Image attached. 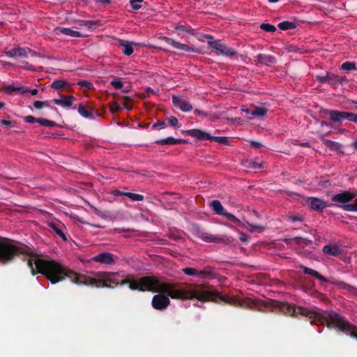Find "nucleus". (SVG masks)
<instances>
[{
  "mask_svg": "<svg viewBox=\"0 0 357 357\" xmlns=\"http://www.w3.org/2000/svg\"><path fill=\"white\" fill-rule=\"evenodd\" d=\"M253 167H254V168H257V167H259H259H260V165H259V166H258V165L255 164V165H253Z\"/></svg>",
  "mask_w": 357,
  "mask_h": 357,
  "instance_id": "nucleus-63",
  "label": "nucleus"
},
{
  "mask_svg": "<svg viewBox=\"0 0 357 357\" xmlns=\"http://www.w3.org/2000/svg\"><path fill=\"white\" fill-rule=\"evenodd\" d=\"M172 103L174 107L184 112H188L192 109V104L189 99L185 97L173 96Z\"/></svg>",
  "mask_w": 357,
  "mask_h": 357,
  "instance_id": "nucleus-5",
  "label": "nucleus"
},
{
  "mask_svg": "<svg viewBox=\"0 0 357 357\" xmlns=\"http://www.w3.org/2000/svg\"><path fill=\"white\" fill-rule=\"evenodd\" d=\"M84 24L85 25H93V24H95V22H92V21H86L84 22Z\"/></svg>",
  "mask_w": 357,
  "mask_h": 357,
  "instance_id": "nucleus-55",
  "label": "nucleus"
},
{
  "mask_svg": "<svg viewBox=\"0 0 357 357\" xmlns=\"http://www.w3.org/2000/svg\"><path fill=\"white\" fill-rule=\"evenodd\" d=\"M132 42L123 41L120 43V45L122 47V52L127 56H130L133 53Z\"/></svg>",
  "mask_w": 357,
  "mask_h": 357,
  "instance_id": "nucleus-21",
  "label": "nucleus"
},
{
  "mask_svg": "<svg viewBox=\"0 0 357 357\" xmlns=\"http://www.w3.org/2000/svg\"><path fill=\"white\" fill-rule=\"evenodd\" d=\"M98 2L102 3H109L112 0H96Z\"/></svg>",
  "mask_w": 357,
  "mask_h": 357,
  "instance_id": "nucleus-54",
  "label": "nucleus"
},
{
  "mask_svg": "<svg viewBox=\"0 0 357 357\" xmlns=\"http://www.w3.org/2000/svg\"><path fill=\"white\" fill-rule=\"evenodd\" d=\"M153 127L163 128L165 127V122H163V121L158 122V123L154 124Z\"/></svg>",
  "mask_w": 357,
  "mask_h": 357,
  "instance_id": "nucleus-50",
  "label": "nucleus"
},
{
  "mask_svg": "<svg viewBox=\"0 0 357 357\" xmlns=\"http://www.w3.org/2000/svg\"><path fill=\"white\" fill-rule=\"evenodd\" d=\"M27 91H28V90L26 89V90H25V91H22V93H26V92H27Z\"/></svg>",
  "mask_w": 357,
  "mask_h": 357,
  "instance_id": "nucleus-64",
  "label": "nucleus"
},
{
  "mask_svg": "<svg viewBox=\"0 0 357 357\" xmlns=\"http://www.w3.org/2000/svg\"><path fill=\"white\" fill-rule=\"evenodd\" d=\"M168 123L172 126H176L178 124V120L174 116H170L168 118Z\"/></svg>",
  "mask_w": 357,
  "mask_h": 357,
  "instance_id": "nucleus-44",
  "label": "nucleus"
},
{
  "mask_svg": "<svg viewBox=\"0 0 357 357\" xmlns=\"http://www.w3.org/2000/svg\"><path fill=\"white\" fill-rule=\"evenodd\" d=\"M201 238L206 242H212L216 243H227L231 241V237L227 236H216L208 233H203Z\"/></svg>",
  "mask_w": 357,
  "mask_h": 357,
  "instance_id": "nucleus-8",
  "label": "nucleus"
},
{
  "mask_svg": "<svg viewBox=\"0 0 357 357\" xmlns=\"http://www.w3.org/2000/svg\"><path fill=\"white\" fill-rule=\"evenodd\" d=\"M250 144L251 146L253 147V148H255V149H259L261 146V144L258 142H255V141H250Z\"/></svg>",
  "mask_w": 357,
  "mask_h": 357,
  "instance_id": "nucleus-49",
  "label": "nucleus"
},
{
  "mask_svg": "<svg viewBox=\"0 0 357 357\" xmlns=\"http://www.w3.org/2000/svg\"><path fill=\"white\" fill-rule=\"evenodd\" d=\"M75 100V98L73 96H61L59 98H54L52 101L54 104L59 105L63 108H70L73 105V101Z\"/></svg>",
  "mask_w": 357,
  "mask_h": 357,
  "instance_id": "nucleus-10",
  "label": "nucleus"
},
{
  "mask_svg": "<svg viewBox=\"0 0 357 357\" xmlns=\"http://www.w3.org/2000/svg\"><path fill=\"white\" fill-rule=\"evenodd\" d=\"M56 31L57 34L63 33L66 36H70L72 37H80L81 33L79 31L72 30L68 28H62L59 27L56 29Z\"/></svg>",
  "mask_w": 357,
  "mask_h": 357,
  "instance_id": "nucleus-18",
  "label": "nucleus"
},
{
  "mask_svg": "<svg viewBox=\"0 0 357 357\" xmlns=\"http://www.w3.org/2000/svg\"><path fill=\"white\" fill-rule=\"evenodd\" d=\"M279 1H280V0H268V1H269L270 3H276V2Z\"/></svg>",
  "mask_w": 357,
  "mask_h": 357,
  "instance_id": "nucleus-61",
  "label": "nucleus"
},
{
  "mask_svg": "<svg viewBox=\"0 0 357 357\" xmlns=\"http://www.w3.org/2000/svg\"><path fill=\"white\" fill-rule=\"evenodd\" d=\"M119 108H120V105H119V104L118 102H114V103L111 105V107H110V109H111V111H112V112H117V111H119Z\"/></svg>",
  "mask_w": 357,
  "mask_h": 357,
  "instance_id": "nucleus-47",
  "label": "nucleus"
},
{
  "mask_svg": "<svg viewBox=\"0 0 357 357\" xmlns=\"http://www.w3.org/2000/svg\"><path fill=\"white\" fill-rule=\"evenodd\" d=\"M225 217L229 219L233 223H234L236 225L243 227V224H246V222H242L238 218H236V216L229 213H225Z\"/></svg>",
  "mask_w": 357,
  "mask_h": 357,
  "instance_id": "nucleus-28",
  "label": "nucleus"
},
{
  "mask_svg": "<svg viewBox=\"0 0 357 357\" xmlns=\"http://www.w3.org/2000/svg\"><path fill=\"white\" fill-rule=\"evenodd\" d=\"M186 132L199 140H209L211 139V135L204 130L199 129H191L186 131Z\"/></svg>",
  "mask_w": 357,
  "mask_h": 357,
  "instance_id": "nucleus-11",
  "label": "nucleus"
},
{
  "mask_svg": "<svg viewBox=\"0 0 357 357\" xmlns=\"http://www.w3.org/2000/svg\"><path fill=\"white\" fill-rule=\"evenodd\" d=\"M69 86L70 84L66 80L63 79L56 80L54 82H52L51 85L52 88L59 91L64 90L67 86Z\"/></svg>",
  "mask_w": 357,
  "mask_h": 357,
  "instance_id": "nucleus-23",
  "label": "nucleus"
},
{
  "mask_svg": "<svg viewBox=\"0 0 357 357\" xmlns=\"http://www.w3.org/2000/svg\"><path fill=\"white\" fill-rule=\"evenodd\" d=\"M281 30H289L296 28V24L292 22L284 21L278 24Z\"/></svg>",
  "mask_w": 357,
  "mask_h": 357,
  "instance_id": "nucleus-27",
  "label": "nucleus"
},
{
  "mask_svg": "<svg viewBox=\"0 0 357 357\" xmlns=\"http://www.w3.org/2000/svg\"><path fill=\"white\" fill-rule=\"evenodd\" d=\"M24 120L26 123H33L37 122V119L34 118L32 116H26L24 117Z\"/></svg>",
  "mask_w": 357,
  "mask_h": 357,
  "instance_id": "nucleus-43",
  "label": "nucleus"
},
{
  "mask_svg": "<svg viewBox=\"0 0 357 357\" xmlns=\"http://www.w3.org/2000/svg\"><path fill=\"white\" fill-rule=\"evenodd\" d=\"M78 112L83 117L89 118L91 116V114L87 112L85 107L82 104H80L78 107Z\"/></svg>",
  "mask_w": 357,
  "mask_h": 357,
  "instance_id": "nucleus-34",
  "label": "nucleus"
},
{
  "mask_svg": "<svg viewBox=\"0 0 357 357\" xmlns=\"http://www.w3.org/2000/svg\"><path fill=\"white\" fill-rule=\"evenodd\" d=\"M37 123L46 127H54L56 125V123L52 121L41 118L37 119Z\"/></svg>",
  "mask_w": 357,
  "mask_h": 357,
  "instance_id": "nucleus-30",
  "label": "nucleus"
},
{
  "mask_svg": "<svg viewBox=\"0 0 357 357\" xmlns=\"http://www.w3.org/2000/svg\"><path fill=\"white\" fill-rule=\"evenodd\" d=\"M294 241L297 243L303 245H307L309 243V241L307 240L301 238H294Z\"/></svg>",
  "mask_w": 357,
  "mask_h": 357,
  "instance_id": "nucleus-46",
  "label": "nucleus"
},
{
  "mask_svg": "<svg viewBox=\"0 0 357 357\" xmlns=\"http://www.w3.org/2000/svg\"><path fill=\"white\" fill-rule=\"evenodd\" d=\"M307 204L312 209L317 211H321L327 206L325 202L316 197H309L307 199Z\"/></svg>",
  "mask_w": 357,
  "mask_h": 357,
  "instance_id": "nucleus-9",
  "label": "nucleus"
},
{
  "mask_svg": "<svg viewBox=\"0 0 357 357\" xmlns=\"http://www.w3.org/2000/svg\"><path fill=\"white\" fill-rule=\"evenodd\" d=\"M78 84L82 87H84V88H87V89H90L92 86V84L87 81L79 82L78 83Z\"/></svg>",
  "mask_w": 357,
  "mask_h": 357,
  "instance_id": "nucleus-45",
  "label": "nucleus"
},
{
  "mask_svg": "<svg viewBox=\"0 0 357 357\" xmlns=\"http://www.w3.org/2000/svg\"><path fill=\"white\" fill-rule=\"evenodd\" d=\"M6 89L7 90L10 91H15V90H18L20 89V88H15V87H13V86L11 85H8L6 86Z\"/></svg>",
  "mask_w": 357,
  "mask_h": 357,
  "instance_id": "nucleus-51",
  "label": "nucleus"
},
{
  "mask_svg": "<svg viewBox=\"0 0 357 357\" xmlns=\"http://www.w3.org/2000/svg\"><path fill=\"white\" fill-rule=\"evenodd\" d=\"M28 53H31V51H27L21 47L14 48L6 52V54L9 57H26Z\"/></svg>",
  "mask_w": 357,
  "mask_h": 357,
  "instance_id": "nucleus-14",
  "label": "nucleus"
},
{
  "mask_svg": "<svg viewBox=\"0 0 357 357\" xmlns=\"http://www.w3.org/2000/svg\"><path fill=\"white\" fill-rule=\"evenodd\" d=\"M111 84L116 89H119L123 86V82L121 79L117 78L111 82Z\"/></svg>",
  "mask_w": 357,
  "mask_h": 357,
  "instance_id": "nucleus-39",
  "label": "nucleus"
},
{
  "mask_svg": "<svg viewBox=\"0 0 357 357\" xmlns=\"http://www.w3.org/2000/svg\"><path fill=\"white\" fill-rule=\"evenodd\" d=\"M344 119H348L350 121L356 122L357 121V115L354 113L345 112Z\"/></svg>",
  "mask_w": 357,
  "mask_h": 357,
  "instance_id": "nucleus-38",
  "label": "nucleus"
},
{
  "mask_svg": "<svg viewBox=\"0 0 357 357\" xmlns=\"http://www.w3.org/2000/svg\"><path fill=\"white\" fill-rule=\"evenodd\" d=\"M323 252L328 255L336 256L340 254V249L337 245H326L323 248Z\"/></svg>",
  "mask_w": 357,
  "mask_h": 357,
  "instance_id": "nucleus-20",
  "label": "nucleus"
},
{
  "mask_svg": "<svg viewBox=\"0 0 357 357\" xmlns=\"http://www.w3.org/2000/svg\"><path fill=\"white\" fill-rule=\"evenodd\" d=\"M49 107H50V104H49L48 101H47V100H45V101L36 100L33 102V106L29 107V108L31 110H33V109H41L43 108Z\"/></svg>",
  "mask_w": 357,
  "mask_h": 357,
  "instance_id": "nucleus-26",
  "label": "nucleus"
},
{
  "mask_svg": "<svg viewBox=\"0 0 357 357\" xmlns=\"http://www.w3.org/2000/svg\"><path fill=\"white\" fill-rule=\"evenodd\" d=\"M302 269L304 273L311 275L322 282H326V279L321 276L318 272L305 266H302Z\"/></svg>",
  "mask_w": 357,
  "mask_h": 357,
  "instance_id": "nucleus-24",
  "label": "nucleus"
},
{
  "mask_svg": "<svg viewBox=\"0 0 357 357\" xmlns=\"http://www.w3.org/2000/svg\"><path fill=\"white\" fill-rule=\"evenodd\" d=\"M48 226L63 241H67L66 236L63 232L65 226L60 222H50Z\"/></svg>",
  "mask_w": 357,
  "mask_h": 357,
  "instance_id": "nucleus-12",
  "label": "nucleus"
},
{
  "mask_svg": "<svg viewBox=\"0 0 357 357\" xmlns=\"http://www.w3.org/2000/svg\"><path fill=\"white\" fill-rule=\"evenodd\" d=\"M76 222H80V223H86L85 222H84L81 218H75Z\"/></svg>",
  "mask_w": 357,
  "mask_h": 357,
  "instance_id": "nucleus-58",
  "label": "nucleus"
},
{
  "mask_svg": "<svg viewBox=\"0 0 357 357\" xmlns=\"http://www.w3.org/2000/svg\"><path fill=\"white\" fill-rule=\"evenodd\" d=\"M146 91H147V93H148L149 94V93H154L153 90L152 89H151L150 87H148V88L146 89Z\"/></svg>",
  "mask_w": 357,
  "mask_h": 357,
  "instance_id": "nucleus-57",
  "label": "nucleus"
},
{
  "mask_svg": "<svg viewBox=\"0 0 357 357\" xmlns=\"http://www.w3.org/2000/svg\"><path fill=\"white\" fill-rule=\"evenodd\" d=\"M166 42L173 46L174 47L180 50L183 52H195V50L192 47H190L188 45L183 44L178 42H176L171 38H165Z\"/></svg>",
  "mask_w": 357,
  "mask_h": 357,
  "instance_id": "nucleus-13",
  "label": "nucleus"
},
{
  "mask_svg": "<svg viewBox=\"0 0 357 357\" xmlns=\"http://www.w3.org/2000/svg\"><path fill=\"white\" fill-rule=\"evenodd\" d=\"M260 28L266 32H274L276 30L275 26L270 24L263 23L260 25Z\"/></svg>",
  "mask_w": 357,
  "mask_h": 357,
  "instance_id": "nucleus-33",
  "label": "nucleus"
},
{
  "mask_svg": "<svg viewBox=\"0 0 357 357\" xmlns=\"http://www.w3.org/2000/svg\"><path fill=\"white\" fill-rule=\"evenodd\" d=\"M356 197V192L344 191L332 197V201L335 204H341V207L346 211L357 212V199L354 204H348L349 201Z\"/></svg>",
  "mask_w": 357,
  "mask_h": 357,
  "instance_id": "nucleus-3",
  "label": "nucleus"
},
{
  "mask_svg": "<svg viewBox=\"0 0 357 357\" xmlns=\"http://www.w3.org/2000/svg\"><path fill=\"white\" fill-rule=\"evenodd\" d=\"M345 112L331 110L328 112L331 119L334 122H340L344 119Z\"/></svg>",
  "mask_w": 357,
  "mask_h": 357,
  "instance_id": "nucleus-22",
  "label": "nucleus"
},
{
  "mask_svg": "<svg viewBox=\"0 0 357 357\" xmlns=\"http://www.w3.org/2000/svg\"><path fill=\"white\" fill-rule=\"evenodd\" d=\"M210 206L213 208L214 212L218 215H222L225 216V213H227V211H225L222 205L220 202L218 200H213L210 203Z\"/></svg>",
  "mask_w": 357,
  "mask_h": 357,
  "instance_id": "nucleus-16",
  "label": "nucleus"
},
{
  "mask_svg": "<svg viewBox=\"0 0 357 357\" xmlns=\"http://www.w3.org/2000/svg\"><path fill=\"white\" fill-rule=\"evenodd\" d=\"M208 45L215 50L218 54L233 56L236 54L234 50L223 45L219 40L209 41Z\"/></svg>",
  "mask_w": 357,
  "mask_h": 357,
  "instance_id": "nucleus-4",
  "label": "nucleus"
},
{
  "mask_svg": "<svg viewBox=\"0 0 357 357\" xmlns=\"http://www.w3.org/2000/svg\"><path fill=\"white\" fill-rule=\"evenodd\" d=\"M225 226L234 229V231H237L238 233L240 234V241H242V242H247L248 241V237L247 236L242 233V232H240L236 227H234V226L232 225H227V224H225Z\"/></svg>",
  "mask_w": 357,
  "mask_h": 357,
  "instance_id": "nucleus-35",
  "label": "nucleus"
},
{
  "mask_svg": "<svg viewBox=\"0 0 357 357\" xmlns=\"http://www.w3.org/2000/svg\"><path fill=\"white\" fill-rule=\"evenodd\" d=\"M195 113L199 115H206L204 112L198 109L195 110Z\"/></svg>",
  "mask_w": 357,
  "mask_h": 357,
  "instance_id": "nucleus-56",
  "label": "nucleus"
},
{
  "mask_svg": "<svg viewBox=\"0 0 357 357\" xmlns=\"http://www.w3.org/2000/svg\"><path fill=\"white\" fill-rule=\"evenodd\" d=\"M210 141L216 142L220 144H227L229 143V139L226 137H213L211 135Z\"/></svg>",
  "mask_w": 357,
  "mask_h": 357,
  "instance_id": "nucleus-31",
  "label": "nucleus"
},
{
  "mask_svg": "<svg viewBox=\"0 0 357 357\" xmlns=\"http://www.w3.org/2000/svg\"><path fill=\"white\" fill-rule=\"evenodd\" d=\"M257 58L260 63L266 65H271L275 61V59L270 55L259 54L257 56Z\"/></svg>",
  "mask_w": 357,
  "mask_h": 357,
  "instance_id": "nucleus-25",
  "label": "nucleus"
},
{
  "mask_svg": "<svg viewBox=\"0 0 357 357\" xmlns=\"http://www.w3.org/2000/svg\"><path fill=\"white\" fill-rule=\"evenodd\" d=\"M28 265L31 268L33 275L36 269L38 273L45 275L52 284L59 282L65 278H68L72 282L77 284H86L96 287L128 284L132 290L165 292L174 299L196 298L202 301L222 300V296L217 292L209 291L203 287L190 284L185 287L178 288L171 284L162 283L154 277H143L134 280L130 276L124 278L119 273H102L97 279L73 272L54 260L44 259L38 255L30 256Z\"/></svg>",
  "mask_w": 357,
  "mask_h": 357,
  "instance_id": "nucleus-1",
  "label": "nucleus"
},
{
  "mask_svg": "<svg viewBox=\"0 0 357 357\" xmlns=\"http://www.w3.org/2000/svg\"><path fill=\"white\" fill-rule=\"evenodd\" d=\"M352 146L357 150V141L353 142Z\"/></svg>",
  "mask_w": 357,
  "mask_h": 357,
  "instance_id": "nucleus-59",
  "label": "nucleus"
},
{
  "mask_svg": "<svg viewBox=\"0 0 357 357\" xmlns=\"http://www.w3.org/2000/svg\"><path fill=\"white\" fill-rule=\"evenodd\" d=\"M243 227L252 233H261L265 229V227L263 225L251 224L248 222H246V224H243Z\"/></svg>",
  "mask_w": 357,
  "mask_h": 357,
  "instance_id": "nucleus-17",
  "label": "nucleus"
},
{
  "mask_svg": "<svg viewBox=\"0 0 357 357\" xmlns=\"http://www.w3.org/2000/svg\"><path fill=\"white\" fill-rule=\"evenodd\" d=\"M144 0H130V5L132 8L135 10H139L141 8L140 3Z\"/></svg>",
  "mask_w": 357,
  "mask_h": 357,
  "instance_id": "nucleus-37",
  "label": "nucleus"
},
{
  "mask_svg": "<svg viewBox=\"0 0 357 357\" xmlns=\"http://www.w3.org/2000/svg\"><path fill=\"white\" fill-rule=\"evenodd\" d=\"M178 35H183L184 33H190V31L184 26H178L176 28Z\"/></svg>",
  "mask_w": 357,
  "mask_h": 357,
  "instance_id": "nucleus-40",
  "label": "nucleus"
},
{
  "mask_svg": "<svg viewBox=\"0 0 357 357\" xmlns=\"http://www.w3.org/2000/svg\"><path fill=\"white\" fill-rule=\"evenodd\" d=\"M183 271L184 272V273H185L186 275H196L198 274L197 271L195 268H183Z\"/></svg>",
  "mask_w": 357,
  "mask_h": 357,
  "instance_id": "nucleus-41",
  "label": "nucleus"
},
{
  "mask_svg": "<svg viewBox=\"0 0 357 357\" xmlns=\"http://www.w3.org/2000/svg\"><path fill=\"white\" fill-rule=\"evenodd\" d=\"M317 79L320 82V83H324V82H330L331 79V77L327 75L326 76H317Z\"/></svg>",
  "mask_w": 357,
  "mask_h": 357,
  "instance_id": "nucleus-42",
  "label": "nucleus"
},
{
  "mask_svg": "<svg viewBox=\"0 0 357 357\" xmlns=\"http://www.w3.org/2000/svg\"><path fill=\"white\" fill-rule=\"evenodd\" d=\"M340 68L343 70L351 71L356 69L355 64L351 62H345L342 64Z\"/></svg>",
  "mask_w": 357,
  "mask_h": 357,
  "instance_id": "nucleus-32",
  "label": "nucleus"
},
{
  "mask_svg": "<svg viewBox=\"0 0 357 357\" xmlns=\"http://www.w3.org/2000/svg\"><path fill=\"white\" fill-rule=\"evenodd\" d=\"M170 301L167 296L162 294L155 295L152 299L153 307L159 310H165L169 305Z\"/></svg>",
  "mask_w": 357,
  "mask_h": 357,
  "instance_id": "nucleus-6",
  "label": "nucleus"
},
{
  "mask_svg": "<svg viewBox=\"0 0 357 357\" xmlns=\"http://www.w3.org/2000/svg\"><path fill=\"white\" fill-rule=\"evenodd\" d=\"M183 142H184V140H183L181 139H175L172 137H169L165 139H159V140L156 141V143L158 144H160V145H165V144L174 145V144H181Z\"/></svg>",
  "mask_w": 357,
  "mask_h": 357,
  "instance_id": "nucleus-19",
  "label": "nucleus"
},
{
  "mask_svg": "<svg viewBox=\"0 0 357 357\" xmlns=\"http://www.w3.org/2000/svg\"><path fill=\"white\" fill-rule=\"evenodd\" d=\"M337 79L338 82H342V80H344V78L343 77H336Z\"/></svg>",
  "mask_w": 357,
  "mask_h": 357,
  "instance_id": "nucleus-60",
  "label": "nucleus"
},
{
  "mask_svg": "<svg viewBox=\"0 0 357 357\" xmlns=\"http://www.w3.org/2000/svg\"><path fill=\"white\" fill-rule=\"evenodd\" d=\"M124 195L129 197L130 199L136 202H140L144 199V196L139 194L132 193V192H125Z\"/></svg>",
  "mask_w": 357,
  "mask_h": 357,
  "instance_id": "nucleus-29",
  "label": "nucleus"
},
{
  "mask_svg": "<svg viewBox=\"0 0 357 357\" xmlns=\"http://www.w3.org/2000/svg\"><path fill=\"white\" fill-rule=\"evenodd\" d=\"M324 143L326 146L335 150L338 149L340 146L338 143L331 140H325Z\"/></svg>",
  "mask_w": 357,
  "mask_h": 357,
  "instance_id": "nucleus-36",
  "label": "nucleus"
},
{
  "mask_svg": "<svg viewBox=\"0 0 357 357\" xmlns=\"http://www.w3.org/2000/svg\"><path fill=\"white\" fill-rule=\"evenodd\" d=\"M124 193H125V192H120L119 190H115V191H114V195H116V196H117V195H124Z\"/></svg>",
  "mask_w": 357,
  "mask_h": 357,
  "instance_id": "nucleus-53",
  "label": "nucleus"
},
{
  "mask_svg": "<svg viewBox=\"0 0 357 357\" xmlns=\"http://www.w3.org/2000/svg\"><path fill=\"white\" fill-rule=\"evenodd\" d=\"M241 111L247 115L248 120H252L256 118H259L265 116L267 113V109L264 107H255L253 111H250L248 109L243 107Z\"/></svg>",
  "mask_w": 357,
  "mask_h": 357,
  "instance_id": "nucleus-7",
  "label": "nucleus"
},
{
  "mask_svg": "<svg viewBox=\"0 0 357 357\" xmlns=\"http://www.w3.org/2000/svg\"><path fill=\"white\" fill-rule=\"evenodd\" d=\"M4 106V103L2 102H0V109H1Z\"/></svg>",
  "mask_w": 357,
  "mask_h": 357,
  "instance_id": "nucleus-62",
  "label": "nucleus"
},
{
  "mask_svg": "<svg viewBox=\"0 0 357 357\" xmlns=\"http://www.w3.org/2000/svg\"><path fill=\"white\" fill-rule=\"evenodd\" d=\"M29 91L31 93V95L33 96L36 95L38 92V89H30L29 90Z\"/></svg>",
  "mask_w": 357,
  "mask_h": 357,
  "instance_id": "nucleus-52",
  "label": "nucleus"
},
{
  "mask_svg": "<svg viewBox=\"0 0 357 357\" xmlns=\"http://www.w3.org/2000/svg\"><path fill=\"white\" fill-rule=\"evenodd\" d=\"M314 314L317 317L324 319L327 321L328 327L338 328L340 331L349 334L351 337L357 338V328L339 314L320 311L314 312Z\"/></svg>",
  "mask_w": 357,
  "mask_h": 357,
  "instance_id": "nucleus-2",
  "label": "nucleus"
},
{
  "mask_svg": "<svg viewBox=\"0 0 357 357\" xmlns=\"http://www.w3.org/2000/svg\"><path fill=\"white\" fill-rule=\"evenodd\" d=\"M93 261L105 264H111L114 262V258L112 254L104 252L95 256Z\"/></svg>",
  "mask_w": 357,
  "mask_h": 357,
  "instance_id": "nucleus-15",
  "label": "nucleus"
},
{
  "mask_svg": "<svg viewBox=\"0 0 357 357\" xmlns=\"http://www.w3.org/2000/svg\"><path fill=\"white\" fill-rule=\"evenodd\" d=\"M0 125L5 126L7 127H13V122L6 120H0Z\"/></svg>",
  "mask_w": 357,
  "mask_h": 357,
  "instance_id": "nucleus-48",
  "label": "nucleus"
}]
</instances>
